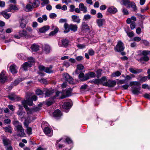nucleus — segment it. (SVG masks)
Instances as JSON below:
<instances>
[{"label": "nucleus", "instance_id": "nucleus-64", "mask_svg": "<svg viewBox=\"0 0 150 150\" xmlns=\"http://www.w3.org/2000/svg\"><path fill=\"white\" fill-rule=\"evenodd\" d=\"M144 98L148 99H150V93L149 94L145 93L144 95Z\"/></svg>", "mask_w": 150, "mask_h": 150}, {"label": "nucleus", "instance_id": "nucleus-40", "mask_svg": "<svg viewBox=\"0 0 150 150\" xmlns=\"http://www.w3.org/2000/svg\"><path fill=\"white\" fill-rule=\"evenodd\" d=\"M71 17L73 21L76 22L77 23H80V20L79 17L75 15H73Z\"/></svg>", "mask_w": 150, "mask_h": 150}, {"label": "nucleus", "instance_id": "nucleus-26", "mask_svg": "<svg viewBox=\"0 0 150 150\" xmlns=\"http://www.w3.org/2000/svg\"><path fill=\"white\" fill-rule=\"evenodd\" d=\"M39 47L38 45L34 44L31 45V48L32 51L37 52L39 50Z\"/></svg>", "mask_w": 150, "mask_h": 150}, {"label": "nucleus", "instance_id": "nucleus-11", "mask_svg": "<svg viewBox=\"0 0 150 150\" xmlns=\"http://www.w3.org/2000/svg\"><path fill=\"white\" fill-rule=\"evenodd\" d=\"M5 73V72L3 70L0 73V82L1 83H4L7 80V77Z\"/></svg>", "mask_w": 150, "mask_h": 150}, {"label": "nucleus", "instance_id": "nucleus-20", "mask_svg": "<svg viewBox=\"0 0 150 150\" xmlns=\"http://www.w3.org/2000/svg\"><path fill=\"white\" fill-rule=\"evenodd\" d=\"M129 70L130 72L134 74H137L140 73L143 71L142 69H137L134 68H130Z\"/></svg>", "mask_w": 150, "mask_h": 150}, {"label": "nucleus", "instance_id": "nucleus-43", "mask_svg": "<svg viewBox=\"0 0 150 150\" xmlns=\"http://www.w3.org/2000/svg\"><path fill=\"white\" fill-rule=\"evenodd\" d=\"M25 8L27 9H31L34 8L32 6V4L31 3L30 1L29 3L27 4L25 6Z\"/></svg>", "mask_w": 150, "mask_h": 150}, {"label": "nucleus", "instance_id": "nucleus-55", "mask_svg": "<svg viewBox=\"0 0 150 150\" xmlns=\"http://www.w3.org/2000/svg\"><path fill=\"white\" fill-rule=\"evenodd\" d=\"M130 25V28L132 30H133L136 27L135 23L132 21Z\"/></svg>", "mask_w": 150, "mask_h": 150}, {"label": "nucleus", "instance_id": "nucleus-52", "mask_svg": "<svg viewBox=\"0 0 150 150\" xmlns=\"http://www.w3.org/2000/svg\"><path fill=\"white\" fill-rule=\"evenodd\" d=\"M36 93L37 95H42L43 92L40 89H38L36 91Z\"/></svg>", "mask_w": 150, "mask_h": 150}, {"label": "nucleus", "instance_id": "nucleus-42", "mask_svg": "<svg viewBox=\"0 0 150 150\" xmlns=\"http://www.w3.org/2000/svg\"><path fill=\"white\" fill-rule=\"evenodd\" d=\"M140 83L138 81H131L130 83V85L132 86L133 85H135L136 86H140Z\"/></svg>", "mask_w": 150, "mask_h": 150}, {"label": "nucleus", "instance_id": "nucleus-39", "mask_svg": "<svg viewBox=\"0 0 150 150\" xmlns=\"http://www.w3.org/2000/svg\"><path fill=\"white\" fill-rule=\"evenodd\" d=\"M2 15L6 19L8 18L11 16V14H9L6 12L4 11L2 13H0V15Z\"/></svg>", "mask_w": 150, "mask_h": 150}, {"label": "nucleus", "instance_id": "nucleus-59", "mask_svg": "<svg viewBox=\"0 0 150 150\" xmlns=\"http://www.w3.org/2000/svg\"><path fill=\"white\" fill-rule=\"evenodd\" d=\"M57 16V15L54 13H51L50 15V17L51 18L53 19L56 17Z\"/></svg>", "mask_w": 150, "mask_h": 150}, {"label": "nucleus", "instance_id": "nucleus-38", "mask_svg": "<svg viewBox=\"0 0 150 150\" xmlns=\"http://www.w3.org/2000/svg\"><path fill=\"white\" fill-rule=\"evenodd\" d=\"M141 87L139 86L138 88H134L132 90V93L134 94H138L141 93L140 91Z\"/></svg>", "mask_w": 150, "mask_h": 150}, {"label": "nucleus", "instance_id": "nucleus-34", "mask_svg": "<svg viewBox=\"0 0 150 150\" xmlns=\"http://www.w3.org/2000/svg\"><path fill=\"white\" fill-rule=\"evenodd\" d=\"M63 91V92H64L65 96H66V97L69 96L71 95V88H69Z\"/></svg>", "mask_w": 150, "mask_h": 150}, {"label": "nucleus", "instance_id": "nucleus-53", "mask_svg": "<svg viewBox=\"0 0 150 150\" xmlns=\"http://www.w3.org/2000/svg\"><path fill=\"white\" fill-rule=\"evenodd\" d=\"M87 24L85 22H83L82 23V29L83 30L86 29L87 28Z\"/></svg>", "mask_w": 150, "mask_h": 150}, {"label": "nucleus", "instance_id": "nucleus-58", "mask_svg": "<svg viewBox=\"0 0 150 150\" xmlns=\"http://www.w3.org/2000/svg\"><path fill=\"white\" fill-rule=\"evenodd\" d=\"M102 70L101 69H98L96 72L97 73V77L98 78L100 76L101 73L102 72Z\"/></svg>", "mask_w": 150, "mask_h": 150}, {"label": "nucleus", "instance_id": "nucleus-41", "mask_svg": "<svg viewBox=\"0 0 150 150\" xmlns=\"http://www.w3.org/2000/svg\"><path fill=\"white\" fill-rule=\"evenodd\" d=\"M52 67L51 66H50L49 67H47L45 68V71L48 73H50L52 72Z\"/></svg>", "mask_w": 150, "mask_h": 150}, {"label": "nucleus", "instance_id": "nucleus-56", "mask_svg": "<svg viewBox=\"0 0 150 150\" xmlns=\"http://www.w3.org/2000/svg\"><path fill=\"white\" fill-rule=\"evenodd\" d=\"M77 47L79 49H83L85 47L86 45L84 44H79L77 45Z\"/></svg>", "mask_w": 150, "mask_h": 150}, {"label": "nucleus", "instance_id": "nucleus-30", "mask_svg": "<svg viewBox=\"0 0 150 150\" xmlns=\"http://www.w3.org/2000/svg\"><path fill=\"white\" fill-rule=\"evenodd\" d=\"M84 68L83 66L81 64H78L77 66V69L75 73L78 74L80 72V71L82 70Z\"/></svg>", "mask_w": 150, "mask_h": 150}, {"label": "nucleus", "instance_id": "nucleus-25", "mask_svg": "<svg viewBox=\"0 0 150 150\" xmlns=\"http://www.w3.org/2000/svg\"><path fill=\"white\" fill-rule=\"evenodd\" d=\"M86 78L87 80L93 78H94L96 76V74L93 72H90L86 74Z\"/></svg>", "mask_w": 150, "mask_h": 150}, {"label": "nucleus", "instance_id": "nucleus-5", "mask_svg": "<svg viewBox=\"0 0 150 150\" xmlns=\"http://www.w3.org/2000/svg\"><path fill=\"white\" fill-rule=\"evenodd\" d=\"M64 27L65 29L64 33H65L69 32L70 31V30L75 32L76 31L77 29V27L76 25L71 24L69 25L67 23H65Z\"/></svg>", "mask_w": 150, "mask_h": 150}, {"label": "nucleus", "instance_id": "nucleus-17", "mask_svg": "<svg viewBox=\"0 0 150 150\" xmlns=\"http://www.w3.org/2000/svg\"><path fill=\"white\" fill-rule=\"evenodd\" d=\"M18 33L19 35L21 37H25V38H28L30 37L26 31L24 30H20Z\"/></svg>", "mask_w": 150, "mask_h": 150}, {"label": "nucleus", "instance_id": "nucleus-1", "mask_svg": "<svg viewBox=\"0 0 150 150\" xmlns=\"http://www.w3.org/2000/svg\"><path fill=\"white\" fill-rule=\"evenodd\" d=\"M31 97L30 95L27 93L26 95V100H24L22 102L28 115L38 110V108H29L26 105H32L33 104V100L36 101L37 100V97L35 95L31 96Z\"/></svg>", "mask_w": 150, "mask_h": 150}, {"label": "nucleus", "instance_id": "nucleus-44", "mask_svg": "<svg viewBox=\"0 0 150 150\" xmlns=\"http://www.w3.org/2000/svg\"><path fill=\"white\" fill-rule=\"evenodd\" d=\"M121 75V73L119 71H116L115 72L112 74L111 75V77H115L119 76Z\"/></svg>", "mask_w": 150, "mask_h": 150}, {"label": "nucleus", "instance_id": "nucleus-50", "mask_svg": "<svg viewBox=\"0 0 150 150\" xmlns=\"http://www.w3.org/2000/svg\"><path fill=\"white\" fill-rule=\"evenodd\" d=\"M79 9H86V8L84 6L83 4L81 3L79 5Z\"/></svg>", "mask_w": 150, "mask_h": 150}, {"label": "nucleus", "instance_id": "nucleus-48", "mask_svg": "<svg viewBox=\"0 0 150 150\" xmlns=\"http://www.w3.org/2000/svg\"><path fill=\"white\" fill-rule=\"evenodd\" d=\"M10 9H18V6L17 5H13L11 4L10 5Z\"/></svg>", "mask_w": 150, "mask_h": 150}, {"label": "nucleus", "instance_id": "nucleus-2", "mask_svg": "<svg viewBox=\"0 0 150 150\" xmlns=\"http://www.w3.org/2000/svg\"><path fill=\"white\" fill-rule=\"evenodd\" d=\"M56 145L57 147H58L59 149L64 147L65 146H68L69 145V147L65 149V150H69L73 147L72 141L69 138H66L64 140L61 139L57 141Z\"/></svg>", "mask_w": 150, "mask_h": 150}, {"label": "nucleus", "instance_id": "nucleus-47", "mask_svg": "<svg viewBox=\"0 0 150 150\" xmlns=\"http://www.w3.org/2000/svg\"><path fill=\"white\" fill-rule=\"evenodd\" d=\"M58 31V29L56 27L55 28L54 30L53 31H52L49 34L50 36H53Z\"/></svg>", "mask_w": 150, "mask_h": 150}, {"label": "nucleus", "instance_id": "nucleus-24", "mask_svg": "<svg viewBox=\"0 0 150 150\" xmlns=\"http://www.w3.org/2000/svg\"><path fill=\"white\" fill-rule=\"evenodd\" d=\"M3 142L5 146L10 145L11 144V141L6 137H4L3 139Z\"/></svg>", "mask_w": 150, "mask_h": 150}, {"label": "nucleus", "instance_id": "nucleus-15", "mask_svg": "<svg viewBox=\"0 0 150 150\" xmlns=\"http://www.w3.org/2000/svg\"><path fill=\"white\" fill-rule=\"evenodd\" d=\"M63 76L65 80L68 82L69 83H73V81L72 78L68 74H64L63 75Z\"/></svg>", "mask_w": 150, "mask_h": 150}, {"label": "nucleus", "instance_id": "nucleus-21", "mask_svg": "<svg viewBox=\"0 0 150 150\" xmlns=\"http://www.w3.org/2000/svg\"><path fill=\"white\" fill-rule=\"evenodd\" d=\"M62 115L60 111L58 109L56 110L53 113L54 117L57 119L60 117Z\"/></svg>", "mask_w": 150, "mask_h": 150}, {"label": "nucleus", "instance_id": "nucleus-3", "mask_svg": "<svg viewBox=\"0 0 150 150\" xmlns=\"http://www.w3.org/2000/svg\"><path fill=\"white\" fill-rule=\"evenodd\" d=\"M13 124L15 126V129L17 135L21 137H24L25 134L22 124L17 120H14L13 122Z\"/></svg>", "mask_w": 150, "mask_h": 150}, {"label": "nucleus", "instance_id": "nucleus-14", "mask_svg": "<svg viewBox=\"0 0 150 150\" xmlns=\"http://www.w3.org/2000/svg\"><path fill=\"white\" fill-rule=\"evenodd\" d=\"M45 134L48 136L51 137L53 134V131L51 128L49 127H45L44 129Z\"/></svg>", "mask_w": 150, "mask_h": 150}, {"label": "nucleus", "instance_id": "nucleus-62", "mask_svg": "<svg viewBox=\"0 0 150 150\" xmlns=\"http://www.w3.org/2000/svg\"><path fill=\"white\" fill-rule=\"evenodd\" d=\"M83 57L81 56H78L76 58V59L78 61H81L83 60Z\"/></svg>", "mask_w": 150, "mask_h": 150}, {"label": "nucleus", "instance_id": "nucleus-16", "mask_svg": "<svg viewBox=\"0 0 150 150\" xmlns=\"http://www.w3.org/2000/svg\"><path fill=\"white\" fill-rule=\"evenodd\" d=\"M69 42V41L67 39H63L61 42H58V45L60 47H66L68 45Z\"/></svg>", "mask_w": 150, "mask_h": 150}, {"label": "nucleus", "instance_id": "nucleus-18", "mask_svg": "<svg viewBox=\"0 0 150 150\" xmlns=\"http://www.w3.org/2000/svg\"><path fill=\"white\" fill-rule=\"evenodd\" d=\"M56 97H58V98L60 99H63L66 98V96L64 95V92L62 91V92L57 91L56 92L55 96H54V98Z\"/></svg>", "mask_w": 150, "mask_h": 150}, {"label": "nucleus", "instance_id": "nucleus-61", "mask_svg": "<svg viewBox=\"0 0 150 150\" xmlns=\"http://www.w3.org/2000/svg\"><path fill=\"white\" fill-rule=\"evenodd\" d=\"M88 54L90 55H93L94 54V52L92 49H91L88 50Z\"/></svg>", "mask_w": 150, "mask_h": 150}, {"label": "nucleus", "instance_id": "nucleus-29", "mask_svg": "<svg viewBox=\"0 0 150 150\" xmlns=\"http://www.w3.org/2000/svg\"><path fill=\"white\" fill-rule=\"evenodd\" d=\"M54 89L47 90L45 93V97H46L49 96L52 93H54Z\"/></svg>", "mask_w": 150, "mask_h": 150}, {"label": "nucleus", "instance_id": "nucleus-8", "mask_svg": "<svg viewBox=\"0 0 150 150\" xmlns=\"http://www.w3.org/2000/svg\"><path fill=\"white\" fill-rule=\"evenodd\" d=\"M29 121L28 120V119H27L25 120V121L24 122V125L27 128V134L29 135L31 134H32V129L30 127H28V124L29 123L33 121V120H34L35 119V118H30L29 117Z\"/></svg>", "mask_w": 150, "mask_h": 150}, {"label": "nucleus", "instance_id": "nucleus-12", "mask_svg": "<svg viewBox=\"0 0 150 150\" xmlns=\"http://www.w3.org/2000/svg\"><path fill=\"white\" fill-rule=\"evenodd\" d=\"M72 105V103L70 100L64 103L62 105V108L65 110V112H68L67 110L70 109Z\"/></svg>", "mask_w": 150, "mask_h": 150}, {"label": "nucleus", "instance_id": "nucleus-9", "mask_svg": "<svg viewBox=\"0 0 150 150\" xmlns=\"http://www.w3.org/2000/svg\"><path fill=\"white\" fill-rule=\"evenodd\" d=\"M124 49L123 44L121 41L118 42L116 47H115V50L117 52H120L123 51Z\"/></svg>", "mask_w": 150, "mask_h": 150}, {"label": "nucleus", "instance_id": "nucleus-28", "mask_svg": "<svg viewBox=\"0 0 150 150\" xmlns=\"http://www.w3.org/2000/svg\"><path fill=\"white\" fill-rule=\"evenodd\" d=\"M50 27L49 26L46 25L40 28L39 29V31L41 33H44L49 30Z\"/></svg>", "mask_w": 150, "mask_h": 150}, {"label": "nucleus", "instance_id": "nucleus-10", "mask_svg": "<svg viewBox=\"0 0 150 150\" xmlns=\"http://www.w3.org/2000/svg\"><path fill=\"white\" fill-rule=\"evenodd\" d=\"M142 54L144 55V56L142 57L140 60L141 61H147L149 60V58L146 55H150V51H143L142 52Z\"/></svg>", "mask_w": 150, "mask_h": 150}, {"label": "nucleus", "instance_id": "nucleus-19", "mask_svg": "<svg viewBox=\"0 0 150 150\" xmlns=\"http://www.w3.org/2000/svg\"><path fill=\"white\" fill-rule=\"evenodd\" d=\"M42 50L45 53L48 54L50 52L51 49L50 46L47 44L44 45L42 46Z\"/></svg>", "mask_w": 150, "mask_h": 150}, {"label": "nucleus", "instance_id": "nucleus-27", "mask_svg": "<svg viewBox=\"0 0 150 150\" xmlns=\"http://www.w3.org/2000/svg\"><path fill=\"white\" fill-rule=\"evenodd\" d=\"M97 23L99 27L102 26L103 23L105 22V20L104 19H100L96 20Z\"/></svg>", "mask_w": 150, "mask_h": 150}, {"label": "nucleus", "instance_id": "nucleus-60", "mask_svg": "<svg viewBox=\"0 0 150 150\" xmlns=\"http://www.w3.org/2000/svg\"><path fill=\"white\" fill-rule=\"evenodd\" d=\"M8 107L9 109L12 112L15 109V107L12 105H8Z\"/></svg>", "mask_w": 150, "mask_h": 150}, {"label": "nucleus", "instance_id": "nucleus-57", "mask_svg": "<svg viewBox=\"0 0 150 150\" xmlns=\"http://www.w3.org/2000/svg\"><path fill=\"white\" fill-rule=\"evenodd\" d=\"M91 18V16L87 14L85 15L84 16V19L85 20H88L90 19Z\"/></svg>", "mask_w": 150, "mask_h": 150}, {"label": "nucleus", "instance_id": "nucleus-35", "mask_svg": "<svg viewBox=\"0 0 150 150\" xmlns=\"http://www.w3.org/2000/svg\"><path fill=\"white\" fill-rule=\"evenodd\" d=\"M137 20L135 16H132L131 17V18H128L126 20V22L127 24H130V23L132 22V21L133 22H135Z\"/></svg>", "mask_w": 150, "mask_h": 150}, {"label": "nucleus", "instance_id": "nucleus-7", "mask_svg": "<svg viewBox=\"0 0 150 150\" xmlns=\"http://www.w3.org/2000/svg\"><path fill=\"white\" fill-rule=\"evenodd\" d=\"M107 81V79L105 76H103L101 79H93L90 82L91 83L96 84H102L103 85V82Z\"/></svg>", "mask_w": 150, "mask_h": 150}, {"label": "nucleus", "instance_id": "nucleus-6", "mask_svg": "<svg viewBox=\"0 0 150 150\" xmlns=\"http://www.w3.org/2000/svg\"><path fill=\"white\" fill-rule=\"evenodd\" d=\"M35 61L32 57H30L28 58V62H26L22 65V67L24 70H27L28 68L31 67L34 63Z\"/></svg>", "mask_w": 150, "mask_h": 150}, {"label": "nucleus", "instance_id": "nucleus-31", "mask_svg": "<svg viewBox=\"0 0 150 150\" xmlns=\"http://www.w3.org/2000/svg\"><path fill=\"white\" fill-rule=\"evenodd\" d=\"M40 3V1L39 0H34V2L31 3V4H32V6L34 8H35L39 6Z\"/></svg>", "mask_w": 150, "mask_h": 150}, {"label": "nucleus", "instance_id": "nucleus-32", "mask_svg": "<svg viewBox=\"0 0 150 150\" xmlns=\"http://www.w3.org/2000/svg\"><path fill=\"white\" fill-rule=\"evenodd\" d=\"M27 22L26 20L23 18H22L21 21L20 22V26L22 28H25L26 26Z\"/></svg>", "mask_w": 150, "mask_h": 150}, {"label": "nucleus", "instance_id": "nucleus-36", "mask_svg": "<svg viewBox=\"0 0 150 150\" xmlns=\"http://www.w3.org/2000/svg\"><path fill=\"white\" fill-rule=\"evenodd\" d=\"M79 79L82 81L87 80L86 74L85 75L83 73H80L79 76Z\"/></svg>", "mask_w": 150, "mask_h": 150}, {"label": "nucleus", "instance_id": "nucleus-13", "mask_svg": "<svg viewBox=\"0 0 150 150\" xmlns=\"http://www.w3.org/2000/svg\"><path fill=\"white\" fill-rule=\"evenodd\" d=\"M116 84V82L115 81H112L110 80H109L107 81L103 82V85L106 86H108L109 87H111L115 85Z\"/></svg>", "mask_w": 150, "mask_h": 150}, {"label": "nucleus", "instance_id": "nucleus-63", "mask_svg": "<svg viewBox=\"0 0 150 150\" xmlns=\"http://www.w3.org/2000/svg\"><path fill=\"white\" fill-rule=\"evenodd\" d=\"M122 3L123 5L125 6H127V4L129 2V0H122Z\"/></svg>", "mask_w": 150, "mask_h": 150}, {"label": "nucleus", "instance_id": "nucleus-4", "mask_svg": "<svg viewBox=\"0 0 150 150\" xmlns=\"http://www.w3.org/2000/svg\"><path fill=\"white\" fill-rule=\"evenodd\" d=\"M19 110H18L17 112V114L18 115L19 117L21 119L24 118L25 120H26L27 119H28V120L29 121V117L30 118H35V117H33L32 116V114L31 115H28L27 114V117L26 118L25 116V112L24 111H23L22 110L23 109V107L22 106L19 105Z\"/></svg>", "mask_w": 150, "mask_h": 150}, {"label": "nucleus", "instance_id": "nucleus-49", "mask_svg": "<svg viewBox=\"0 0 150 150\" xmlns=\"http://www.w3.org/2000/svg\"><path fill=\"white\" fill-rule=\"evenodd\" d=\"M5 132L11 133L12 131L11 130V127H5L4 128Z\"/></svg>", "mask_w": 150, "mask_h": 150}, {"label": "nucleus", "instance_id": "nucleus-23", "mask_svg": "<svg viewBox=\"0 0 150 150\" xmlns=\"http://www.w3.org/2000/svg\"><path fill=\"white\" fill-rule=\"evenodd\" d=\"M17 68L16 65L14 64L11 65L10 67V70L11 72L13 74L16 73L17 72Z\"/></svg>", "mask_w": 150, "mask_h": 150}, {"label": "nucleus", "instance_id": "nucleus-45", "mask_svg": "<svg viewBox=\"0 0 150 150\" xmlns=\"http://www.w3.org/2000/svg\"><path fill=\"white\" fill-rule=\"evenodd\" d=\"M147 80V78L146 76L141 77L140 79L139 80V81L141 83H143L146 81Z\"/></svg>", "mask_w": 150, "mask_h": 150}, {"label": "nucleus", "instance_id": "nucleus-46", "mask_svg": "<svg viewBox=\"0 0 150 150\" xmlns=\"http://www.w3.org/2000/svg\"><path fill=\"white\" fill-rule=\"evenodd\" d=\"M42 1L41 5L43 6H44L45 5L49 4L50 3L49 0H41Z\"/></svg>", "mask_w": 150, "mask_h": 150}, {"label": "nucleus", "instance_id": "nucleus-51", "mask_svg": "<svg viewBox=\"0 0 150 150\" xmlns=\"http://www.w3.org/2000/svg\"><path fill=\"white\" fill-rule=\"evenodd\" d=\"M8 98H9V99H10L11 100H15L17 96H16L15 95H11L8 96Z\"/></svg>", "mask_w": 150, "mask_h": 150}, {"label": "nucleus", "instance_id": "nucleus-37", "mask_svg": "<svg viewBox=\"0 0 150 150\" xmlns=\"http://www.w3.org/2000/svg\"><path fill=\"white\" fill-rule=\"evenodd\" d=\"M24 79L19 78L16 79L12 84L13 86H16L18 85L20 82L22 81Z\"/></svg>", "mask_w": 150, "mask_h": 150}, {"label": "nucleus", "instance_id": "nucleus-22", "mask_svg": "<svg viewBox=\"0 0 150 150\" xmlns=\"http://www.w3.org/2000/svg\"><path fill=\"white\" fill-rule=\"evenodd\" d=\"M127 8H130L133 9H136V6L135 3L133 2H130L127 4V6H126Z\"/></svg>", "mask_w": 150, "mask_h": 150}, {"label": "nucleus", "instance_id": "nucleus-54", "mask_svg": "<svg viewBox=\"0 0 150 150\" xmlns=\"http://www.w3.org/2000/svg\"><path fill=\"white\" fill-rule=\"evenodd\" d=\"M16 56L19 59H23L24 58V55L22 54H18Z\"/></svg>", "mask_w": 150, "mask_h": 150}, {"label": "nucleus", "instance_id": "nucleus-33", "mask_svg": "<svg viewBox=\"0 0 150 150\" xmlns=\"http://www.w3.org/2000/svg\"><path fill=\"white\" fill-rule=\"evenodd\" d=\"M54 99V97L50 98L45 102V104L48 106L50 105L53 103Z\"/></svg>", "mask_w": 150, "mask_h": 150}]
</instances>
